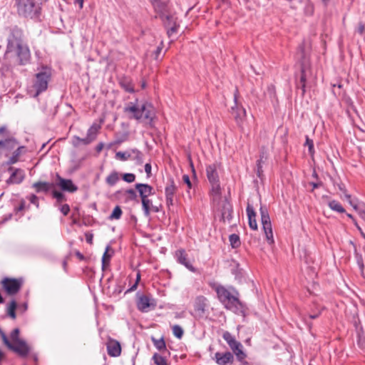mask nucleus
I'll list each match as a JSON object with an SVG mask.
<instances>
[{
    "mask_svg": "<svg viewBox=\"0 0 365 365\" xmlns=\"http://www.w3.org/2000/svg\"><path fill=\"white\" fill-rule=\"evenodd\" d=\"M142 206L145 216H148L150 212L151 201L148 197L141 198Z\"/></svg>",
    "mask_w": 365,
    "mask_h": 365,
    "instance_id": "c9c22d12",
    "label": "nucleus"
},
{
    "mask_svg": "<svg viewBox=\"0 0 365 365\" xmlns=\"http://www.w3.org/2000/svg\"><path fill=\"white\" fill-rule=\"evenodd\" d=\"M24 146H19L14 150L11 158L9 159L7 163L9 165H12L18 162L19 156L21 154V150L24 149Z\"/></svg>",
    "mask_w": 365,
    "mask_h": 365,
    "instance_id": "473e14b6",
    "label": "nucleus"
},
{
    "mask_svg": "<svg viewBox=\"0 0 365 365\" xmlns=\"http://www.w3.org/2000/svg\"><path fill=\"white\" fill-rule=\"evenodd\" d=\"M51 194L53 197L56 200L57 203H61L62 202L66 200L65 195L61 192L53 190Z\"/></svg>",
    "mask_w": 365,
    "mask_h": 365,
    "instance_id": "4c0bfd02",
    "label": "nucleus"
},
{
    "mask_svg": "<svg viewBox=\"0 0 365 365\" xmlns=\"http://www.w3.org/2000/svg\"><path fill=\"white\" fill-rule=\"evenodd\" d=\"M53 183L38 181L36 182L32 185V187L35 189L36 192H48L52 187H54Z\"/></svg>",
    "mask_w": 365,
    "mask_h": 365,
    "instance_id": "393cba45",
    "label": "nucleus"
},
{
    "mask_svg": "<svg viewBox=\"0 0 365 365\" xmlns=\"http://www.w3.org/2000/svg\"><path fill=\"white\" fill-rule=\"evenodd\" d=\"M19 309L22 310V312H26L28 309L27 303H24L22 305L19 306Z\"/></svg>",
    "mask_w": 365,
    "mask_h": 365,
    "instance_id": "338daca9",
    "label": "nucleus"
},
{
    "mask_svg": "<svg viewBox=\"0 0 365 365\" xmlns=\"http://www.w3.org/2000/svg\"><path fill=\"white\" fill-rule=\"evenodd\" d=\"M108 247L106 248V250L103 253V257H102V269L104 270L109 264L110 259V255L108 254Z\"/></svg>",
    "mask_w": 365,
    "mask_h": 365,
    "instance_id": "a19ab883",
    "label": "nucleus"
},
{
    "mask_svg": "<svg viewBox=\"0 0 365 365\" xmlns=\"http://www.w3.org/2000/svg\"><path fill=\"white\" fill-rule=\"evenodd\" d=\"M137 307L140 311L147 312L149 309L155 308L156 302L149 295H140L138 299Z\"/></svg>",
    "mask_w": 365,
    "mask_h": 365,
    "instance_id": "4468645a",
    "label": "nucleus"
},
{
    "mask_svg": "<svg viewBox=\"0 0 365 365\" xmlns=\"http://www.w3.org/2000/svg\"><path fill=\"white\" fill-rule=\"evenodd\" d=\"M75 3L79 5L80 9H81L83 6V0H75Z\"/></svg>",
    "mask_w": 365,
    "mask_h": 365,
    "instance_id": "774afa93",
    "label": "nucleus"
},
{
    "mask_svg": "<svg viewBox=\"0 0 365 365\" xmlns=\"http://www.w3.org/2000/svg\"><path fill=\"white\" fill-rule=\"evenodd\" d=\"M151 165L150 163H146L145 165V171L148 175V177L150 176L151 174Z\"/></svg>",
    "mask_w": 365,
    "mask_h": 365,
    "instance_id": "052dcab7",
    "label": "nucleus"
},
{
    "mask_svg": "<svg viewBox=\"0 0 365 365\" xmlns=\"http://www.w3.org/2000/svg\"><path fill=\"white\" fill-rule=\"evenodd\" d=\"M12 38L9 41H16L19 42L22 41L23 32L21 29L18 28H14L11 31Z\"/></svg>",
    "mask_w": 365,
    "mask_h": 365,
    "instance_id": "f704fd0d",
    "label": "nucleus"
},
{
    "mask_svg": "<svg viewBox=\"0 0 365 365\" xmlns=\"http://www.w3.org/2000/svg\"><path fill=\"white\" fill-rule=\"evenodd\" d=\"M124 112L130 114V118H135L146 124H150L155 117L153 106L147 102L141 106L130 103L124 108Z\"/></svg>",
    "mask_w": 365,
    "mask_h": 365,
    "instance_id": "f03ea898",
    "label": "nucleus"
},
{
    "mask_svg": "<svg viewBox=\"0 0 365 365\" xmlns=\"http://www.w3.org/2000/svg\"><path fill=\"white\" fill-rule=\"evenodd\" d=\"M123 179L127 182H133L135 180V175L133 173H125L123 175Z\"/></svg>",
    "mask_w": 365,
    "mask_h": 365,
    "instance_id": "8fccbe9b",
    "label": "nucleus"
},
{
    "mask_svg": "<svg viewBox=\"0 0 365 365\" xmlns=\"http://www.w3.org/2000/svg\"><path fill=\"white\" fill-rule=\"evenodd\" d=\"M119 174L117 171L111 172L106 178V182L109 186L115 185L119 180Z\"/></svg>",
    "mask_w": 365,
    "mask_h": 365,
    "instance_id": "c756f323",
    "label": "nucleus"
},
{
    "mask_svg": "<svg viewBox=\"0 0 365 365\" xmlns=\"http://www.w3.org/2000/svg\"><path fill=\"white\" fill-rule=\"evenodd\" d=\"M24 208H25V202L24 200H22V201H21L19 206L15 208V211L16 212H21V211L24 210Z\"/></svg>",
    "mask_w": 365,
    "mask_h": 365,
    "instance_id": "680f3d73",
    "label": "nucleus"
},
{
    "mask_svg": "<svg viewBox=\"0 0 365 365\" xmlns=\"http://www.w3.org/2000/svg\"><path fill=\"white\" fill-rule=\"evenodd\" d=\"M262 159H259L257 161V175L259 178L261 177L262 173Z\"/></svg>",
    "mask_w": 365,
    "mask_h": 365,
    "instance_id": "5fc2aeb1",
    "label": "nucleus"
},
{
    "mask_svg": "<svg viewBox=\"0 0 365 365\" xmlns=\"http://www.w3.org/2000/svg\"><path fill=\"white\" fill-rule=\"evenodd\" d=\"M177 190L173 179H169V182L165 188L166 205L169 207L173 205V197Z\"/></svg>",
    "mask_w": 365,
    "mask_h": 365,
    "instance_id": "a211bd4d",
    "label": "nucleus"
},
{
    "mask_svg": "<svg viewBox=\"0 0 365 365\" xmlns=\"http://www.w3.org/2000/svg\"><path fill=\"white\" fill-rule=\"evenodd\" d=\"M213 208L215 210L220 212L222 220L223 222L227 221L228 222L232 218V206L231 203L227 200V198H222L221 194L217 200L212 198Z\"/></svg>",
    "mask_w": 365,
    "mask_h": 365,
    "instance_id": "0eeeda50",
    "label": "nucleus"
},
{
    "mask_svg": "<svg viewBox=\"0 0 365 365\" xmlns=\"http://www.w3.org/2000/svg\"><path fill=\"white\" fill-rule=\"evenodd\" d=\"M182 180L187 185L188 189L192 188V183L187 175H184L182 176Z\"/></svg>",
    "mask_w": 365,
    "mask_h": 365,
    "instance_id": "4d7b16f0",
    "label": "nucleus"
},
{
    "mask_svg": "<svg viewBox=\"0 0 365 365\" xmlns=\"http://www.w3.org/2000/svg\"><path fill=\"white\" fill-rule=\"evenodd\" d=\"M304 145H307L308 148H309V153L313 154V153H314V142L307 135L306 136V142H305Z\"/></svg>",
    "mask_w": 365,
    "mask_h": 365,
    "instance_id": "09e8293b",
    "label": "nucleus"
},
{
    "mask_svg": "<svg viewBox=\"0 0 365 365\" xmlns=\"http://www.w3.org/2000/svg\"><path fill=\"white\" fill-rule=\"evenodd\" d=\"M54 185L60 187L61 190L64 192L73 193L78 190V187L71 179L63 178L58 173L56 175V183Z\"/></svg>",
    "mask_w": 365,
    "mask_h": 365,
    "instance_id": "ddd939ff",
    "label": "nucleus"
},
{
    "mask_svg": "<svg viewBox=\"0 0 365 365\" xmlns=\"http://www.w3.org/2000/svg\"><path fill=\"white\" fill-rule=\"evenodd\" d=\"M0 336H1V338L2 339L4 344L5 346H6L7 348H9V346L11 345V342L10 339H9V338L7 337L6 334L1 329H0Z\"/></svg>",
    "mask_w": 365,
    "mask_h": 365,
    "instance_id": "de8ad7c7",
    "label": "nucleus"
},
{
    "mask_svg": "<svg viewBox=\"0 0 365 365\" xmlns=\"http://www.w3.org/2000/svg\"><path fill=\"white\" fill-rule=\"evenodd\" d=\"M132 155L130 159L136 161L138 164H142L143 163V154L138 150H132L130 152Z\"/></svg>",
    "mask_w": 365,
    "mask_h": 365,
    "instance_id": "72a5a7b5",
    "label": "nucleus"
},
{
    "mask_svg": "<svg viewBox=\"0 0 365 365\" xmlns=\"http://www.w3.org/2000/svg\"><path fill=\"white\" fill-rule=\"evenodd\" d=\"M122 215V210L120 206H115L110 214L109 219L110 220H118L120 218Z\"/></svg>",
    "mask_w": 365,
    "mask_h": 365,
    "instance_id": "79ce46f5",
    "label": "nucleus"
},
{
    "mask_svg": "<svg viewBox=\"0 0 365 365\" xmlns=\"http://www.w3.org/2000/svg\"><path fill=\"white\" fill-rule=\"evenodd\" d=\"M8 170L11 172V173L9 178L6 180V184H19L24 180L25 173L23 170L13 167H9Z\"/></svg>",
    "mask_w": 365,
    "mask_h": 365,
    "instance_id": "f3484780",
    "label": "nucleus"
},
{
    "mask_svg": "<svg viewBox=\"0 0 365 365\" xmlns=\"http://www.w3.org/2000/svg\"><path fill=\"white\" fill-rule=\"evenodd\" d=\"M232 351L235 354L237 360L240 362H242L247 357V354L242 350V344H240L239 346L234 347V349H232Z\"/></svg>",
    "mask_w": 365,
    "mask_h": 365,
    "instance_id": "7c9ffc66",
    "label": "nucleus"
},
{
    "mask_svg": "<svg viewBox=\"0 0 365 365\" xmlns=\"http://www.w3.org/2000/svg\"><path fill=\"white\" fill-rule=\"evenodd\" d=\"M125 194L128 195V198L130 200H135L137 198L136 192L133 189H129L125 191Z\"/></svg>",
    "mask_w": 365,
    "mask_h": 365,
    "instance_id": "3c124183",
    "label": "nucleus"
},
{
    "mask_svg": "<svg viewBox=\"0 0 365 365\" xmlns=\"http://www.w3.org/2000/svg\"><path fill=\"white\" fill-rule=\"evenodd\" d=\"M238 93H239L238 90L236 89L235 94H234V100H235L236 106L232 108V115H233L234 118L235 119L237 123L239 125H241V124L242 123L243 120H245V118L246 117V110L243 107H242V106L238 107L237 106Z\"/></svg>",
    "mask_w": 365,
    "mask_h": 365,
    "instance_id": "2eb2a0df",
    "label": "nucleus"
},
{
    "mask_svg": "<svg viewBox=\"0 0 365 365\" xmlns=\"http://www.w3.org/2000/svg\"><path fill=\"white\" fill-rule=\"evenodd\" d=\"M153 341L156 349H158L159 351L166 349L165 342L163 338L160 339H153Z\"/></svg>",
    "mask_w": 365,
    "mask_h": 365,
    "instance_id": "37998d69",
    "label": "nucleus"
},
{
    "mask_svg": "<svg viewBox=\"0 0 365 365\" xmlns=\"http://www.w3.org/2000/svg\"><path fill=\"white\" fill-rule=\"evenodd\" d=\"M223 339L228 344L231 349H234V347L239 346L240 342L237 341L235 338L228 331H225L222 336Z\"/></svg>",
    "mask_w": 365,
    "mask_h": 365,
    "instance_id": "bb28decb",
    "label": "nucleus"
},
{
    "mask_svg": "<svg viewBox=\"0 0 365 365\" xmlns=\"http://www.w3.org/2000/svg\"><path fill=\"white\" fill-rule=\"evenodd\" d=\"M306 81H307V75H306V71L304 67H302L301 69V76L299 82L297 83V86L298 88H300L302 90V94L305 93V88H306Z\"/></svg>",
    "mask_w": 365,
    "mask_h": 365,
    "instance_id": "c85d7f7f",
    "label": "nucleus"
},
{
    "mask_svg": "<svg viewBox=\"0 0 365 365\" xmlns=\"http://www.w3.org/2000/svg\"><path fill=\"white\" fill-rule=\"evenodd\" d=\"M86 242L89 244H92L93 242V235L92 234H89V233H86Z\"/></svg>",
    "mask_w": 365,
    "mask_h": 365,
    "instance_id": "e2e57ef3",
    "label": "nucleus"
},
{
    "mask_svg": "<svg viewBox=\"0 0 365 365\" xmlns=\"http://www.w3.org/2000/svg\"><path fill=\"white\" fill-rule=\"evenodd\" d=\"M153 360L156 365H168L166 359L158 354H154Z\"/></svg>",
    "mask_w": 365,
    "mask_h": 365,
    "instance_id": "ea45409f",
    "label": "nucleus"
},
{
    "mask_svg": "<svg viewBox=\"0 0 365 365\" xmlns=\"http://www.w3.org/2000/svg\"><path fill=\"white\" fill-rule=\"evenodd\" d=\"M135 186L140 198L148 197L153 194V187L148 184L137 183Z\"/></svg>",
    "mask_w": 365,
    "mask_h": 365,
    "instance_id": "5701e85b",
    "label": "nucleus"
},
{
    "mask_svg": "<svg viewBox=\"0 0 365 365\" xmlns=\"http://www.w3.org/2000/svg\"><path fill=\"white\" fill-rule=\"evenodd\" d=\"M75 255L80 260L83 261L85 259V257L79 251H76Z\"/></svg>",
    "mask_w": 365,
    "mask_h": 365,
    "instance_id": "0e129e2a",
    "label": "nucleus"
},
{
    "mask_svg": "<svg viewBox=\"0 0 365 365\" xmlns=\"http://www.w3.org/2000/svg\"><path fill=\"white\" fill-rule=\"evenodd\" d=\"M247 215L249 220V226L253 230H256L257 229V223L256 221V212L255 211L254 207L250 202H247Z\"/></svg>",
    "mask_w": 365,
    "mask_h": 365,
    "instance_id": "b1692460",
    "label": "nucleus"
},
{
    "mask_svg": "<svg viewBox=\"0 0 365 365\" xmlns=\"http://www.w3.org/2000/svg\"><path fill=\"white\" fill-rule=\"evenodd\" d=\"M60 210L64 216H66L70 212V207L68 204H64L61 205Z\"/></svg>",
    "mask_w": 365,
    "mask_h": 365,
    "instance_id": "864d4df0",
    "label": "nucleus"
},
{
    "mask_svg": "<svg viewBox=\"0 0 365 365\" xmlns=\"http://www.w3.org/2000/svg\"><path fill=\"white\" fill-rule=\"evenodd\" d=\"M261 222L262 224L263 230L269 244L272 245L274 242L272 227L270 221V217L267 210L265 207H260Z\"/></svg>",
    "mask_w": 365,
    "mask_h": 365,
    "instance_id": "9b49d317",
    "label": "nucleus"
},
{
    "mask_svg": "<svg viewBox=\"0 0 365 365\" xmlns=\"http://www.w3.org/2000/svg\"><path fill=\"white\" fill-rule=\"evenodd\" d=\"M229 240L230 242V245L232 248H237L240 246V237L236 234H232L229 237Z\"/></svg>",
    "mask_w": 365,
    "mask_h": 365,
    "instance_id": "e433bc0d",
    "label": "nucleus"
},
{
    "mask_svg": "<svg viewBox=\"0 0 365 365\" xmlns=\"http://www.w3.org/2000/svg\"><path fill=\"white\" fill-rule=\"evenodd\" d=\"M175 257L177 261L183 264L187 269L192 272H196V269L192 265L187 259V255L183 249L178 250L175 252Z\"/></svg>",
    "mask_w": 365,
    "mask_h": 365,
    "instance_id": "aec40b11",
    "label": "nucleus"
},
{
    "mask_svg": "<svg viewBox=\"0 0 365 365\" xmlns=\"http://www.w3.org/2000/svg\"><path fill=\"white\" fill-rule=\"evenodd\" d=\"M207 299L204 296H199L195 300L194 309L195 312V317L197 319H201L204 317Z\"/></svg>",
    "mask_w": 365,
    "mask_h": 365,
    "instance_id": "dca6fc26",
    "label": "nucleus"
},
{
    "mask_svg": "<svg viewBox=\"0 0 365 365\" xmlns=\"http://www.w3.org/2000/svg\"><path fill=\"white\" fill-rule=\"evenodd\" d=\"M17 307V302L14 299H12L6 307L7 315L12 319H15L16 318V309Z\"/></svg>",
    "mask_w": 365,
    "mask_h": 365,
    "instance_id": "cd10ccee",
    "label": "nucleus"
},
{
    "mask_svg": "<svg viewBox=\"0 0 365 365\" xmlns=\"http://www.w3.org/2000/svg\"><path fill=\"white\" fill-rule=\"evenodd\" d=\"M346 199L349 201V203L353 206V207L357 210L359 215L361 219H363L365 221V207L364 208H358L356 205H353L352 202L351 201V195L346 194Z\"/></svg>",
    "mask_w": 365,
    "mask_h": 365,
    "instance_id": "58836bf2",
    "label": "nucleus"
},
{
    "mask_svg": "<svg viewBox=\"0 0 365 365\" xmlns=\"http://www.w3.org/2000/svg\"><path fill=\"white\" fill-rule=\"evenodd\" d=\"M172 329L175 336H176L178 339L182 338L184 331L180 326L175 324L173 326Z\"/></svg>",
    "mask_w": 365,
    "mask_h": 365,
    "instance_id": "c03bdc74",
    "label": "nucleus"
},
{
    "mask_svg": "<svg viewBox=\"0 0 365 365\" xmlns=\"http://www.w3.org/2000/svg\"><path fill=\"white\" fill-rule=\"evenodd\" d=\"M101 128V125L96 123H93L88 128L86 138H81L78 136H74L73 138L72 143L73 146L78 147L81 145H87L93 142L97 138Z\"/></svg>",
    "mask_w": 365,
    "mask_h": 365,
    "instance_id": "1a4fd4ad",
    "label": "nucleus"
},
{
    "mask_svg": "<svg viewBox=\"0 0 365 365\" xmlns=\"http://www.w3.org/2000/svg\"><path fill=\"white\" fill-rule=\"evenodd\" d=\"M357 32L361 35H363L365 33V25L362 22L359 24L357 27Z\"/></svg>",
    "mask_w": 365,
    "mask_h": 365,
    "instance_id": "bf43d9fd",
    "label": "nucleus"
},
{
    "mask_svg": "<svg viewBox=\"0 0 365 365\" xmlns=\"http://www.w3.org/2000/svg\"><path fill=\"white\" fill-rule=\"evenodd\" d=\"M218 165L213 163L206 167L207 178L211 185L210 196L215 200L219 198L221 194V187L220 184V179L218 175Z\"/></svg>",
    "mask_w": 365,
    "mask_h": 365,
    "instance_id": "39448f33",
    "label": "nucleus"
},
{
    "mask_svg": "<svg viewBox=\"0 0 365 365\" xmlns=\"http://www.w3.org/2000/svg\"><path fill=\"white\" fill-rule=\"evenodd\" d=\"M108 354L116 357L121 354V346L117 340L109 338L106 343Z\"/></svg>",
    "mask_w": 365,
    "mask_h": 365,
    "instance_id": "6ab92c4d",
    "label": "nucleus"
},
{
    "mask_svg": "<svg viewBox=\"0 0 365 365\" xmlns=\"http://www.w3.org/2000/svg\"><path fill=\"white\" fill-rule=\"evenodd\" d=\"M20 330L19 328H15L10 334V341L11 343H14L16 341L21 340V339L19 337Z\"/></svg>",
    "mask_w": 365,
    "mask_h": 365,
    "instance_id": "a18cd8bd",
    "label": "nucleus"
},
{
    "mask_svg": "<svg viewBox=\"0 0 365 365\" xmlns=\"http://www.w3.org/2000/svg\"><path fill=\"white\" fill-rule=\"evenodd\" d=\"M128 134L124 133L120 137L117 138L115 143L118 144H120V143L125 141L128 139Z\"/></svg>",
    "mask_w": 365,
    "mask_h": 365,
    "instance_id": "6e6d98bb",
    "label": "nucleus"
},
{
    "mask_svg": "<svg viewBox=\"0 0 365 365\" xmlns=\"http://www.w3.org/2000/svg\"><path fill=\"white\" fill-rule=\"evenodd\" d=\"M328 205L331 210L333 211L339 212V213H344L345 212L344 208L342 207L341 203L336 200H331L328 202Z\"/></svg>",
    "mask_w": 365,
    "mask_h": 365,
    "instance_id": "2f4dec72",
    "label": "nucleus"
},
{
    "mask_svg": "<svg viewBox=\"0 0 365 365\" xmlns=\"http://www.w3.org/2000/svg\"><path fill=\"white\" fill-rule=\"evenodd\" d=\"M104 144L103 143H100L97 145L96 150L98 153H100L103 148Z\"/></svg>",
    "mask_w": 365,
    "mask_h": 365,
    "instance_id": "69168bd1",
    "label": "nucleus"
},
{
    "mask_svg": "<svg viewBox=\"0 0 365 365\" xmlns=\"http://www.w3.org/2000/svg\"><path fill=\"white\" fill-rule=\"evenodd\" d=\"M151 4L155 11L160 14L162 20L165 21V19L168 21V23L165 21V25L168 27V35L170 36L173 34L175 33L177 31V26L175 22L172 21L173 17L167 14V2L163 0H155Z\"/></svg>",
    "mask_w": 365,
    "mask_h": 365,
    "instance_id": "423d86ee",
    "label": "nucleus"
},
{
    "mask_svg": "<svg viewBox=\"0 0 365 365\" xmlns=\"http://www.w3.org/2000/svg\"><path fill=\"white\" fill-rule=\"evenodd\" d=\"M215 290L217 294L219 300L224 304L227 309H237L241 306V303L238 298V293L237 292H235L236 294H233L230 291L222 285L216 286Z\"/></svg>",
    "mask_w": 365,
    "mask_h": 365,
    "instance_id": "20e7f679",
    "label": "nucleus"
},
{
    "mask_svg": "<svg viewBox=\"0 0 365 365\" xmlns=\"http://www.w3.org/2000/svg\"><path fill=\"white\" fill-rule=\"evenodd\" d=\"M18 145V141L14 137H7L0 140V154L2 151H11Z\"/></svg>",
    "mask_w": 365,
    "mask_h": 365,
    "instance_id": "4be33fe9",
    "label": "nucleus"
},
{
    "mask_svg": "<svg viewBox=\"0 0 365 365\" xmlns=\"http://www.w3.org/2000/svg\"><path fill=\"white\" fill-rule=\"evenodd\" d=\"M8 349L21 357H26L31 351V346L24 339L11 343Z\"/></svg>",
    "mask_w": 365,
    "mask_h": 365,
    "instance_id": "f8f14e48",
    "label": "nucleus"
},
{
    "mask_svg": "<svg viewBox=\"0 0 365 365\" xmlns=\"http://www.w3.org/2000/svg\"><path fill=\"white\" fill-rule=\"evenodd\" d=\"M215 359L219 365H231L233 364L234 356L229 351L225 353L217 352L215 354Z\"/></svg>",
    "mask_w": 365,
    "mask_h": 365,
    "instance_id": "412c9836",
    "label": "nucleus"
},
{
    "mask_svg": "<svg viewBox=\"0 0 365 365\" xmlns=\"http://www.w3.org/2000/svg\"><path fill=\"white\" fill-rule=\"evenodd\" d=\"M140 279V273H138L135 283L128 290V292H132V291H134L135 289H136Z\"/></svg>",
    "mask_w": 365,
    "mask_h": 365,
    "instance_id": "13d9d810",
    "label": "nucleus"
},
{
    "mask_svg": "<svg viewBox=\"0 0 365 365\" xmlns=\"http://www.w3.org/2000/svg\"><path fill=\"white\" fill-rule=\"evenodd\" d=\"M1 284L8 295L14 296L21 290L24 284V279L22 278L4 277L1 280Z\"/></svg>",
    "mask_w": 365,
    "mask_h": 365,
    "instance_id": "9d476101",
    "label": "nucleus"
},
{
    "mask_svg": "<svg viewBox=\"0 0 365 365\" xmlns=\"http://www.w3.org/2000/svg\"><path fill=\"white\" fill-rule=\"evenodd\" d=\"M131 156L132 155L130 153L128 152H118L116 153V157L122 160H127L128 159H130Z\"/></svg>",
    "mask_w": 365,
    "mask_h": 365,
    "instance_id": "49530a36",
    "label": "nucleus"
},
{
    "mask_svg": "<svg viewBox=\"0 0 365 365\" xmlns=\"http://www.w3.org/2000/svg\"><path fill=\"white\" fill-rule=\"evenodd\" d=\"M28 199L31 202V203L34 204L37 207H38V206H39L38 198V197L36 195H34V194L31 195L28 197Z\"/></svg>",
    "mask_w": 365,
    "mask_h": 365,
    "instance_id": "603ef678",
    "label": "nucleus"
},
{
    "mask_svg": "<svg viewBox=\"0 0 365 365\" xmlns=\"http://www.w3.org/2000/svg\"><path fill=\"white\" fill-rule=\"evenodd\" d=\"M43 0H16L17 12L26 18H38Z\"/></svg>",
    "mask_w": 365,
    "mask_h": 365,
    "instance_id": "7ed1b4c3",
    "label": "nucleus"
},
{
    "mask_svg": "<svg viewBox=\"0 0 365 365\" xmlns=\"http://www.w3.org/2000/svg\"><path fill=\"white\" fill-rule=\"evenodd\" d=\"M6 56L15 65L25 66L30 61L31 53L27 45L23 42L9 41Z\"/></svg>",
    "mask_w": 365,
    "mask_h": 365,
    "instance_id": "f257e3e1",
    "label": "nucleus"
},
{
    "mask_svg": "<svg viewBox=\"0 0 365 365\" xmlns=\"http://www.w3.org/2000/svg\"><path fill=\"white\" fill-rule=\"evenodd\" d=\"M51 76V71L47 68H43L41 71L35 75V80L33 85L36 91L35 93L33 95L34 98H36L41 93L47 89Z\"/></svg>",
    "mask_w": 365,
    "mask_h": 365,
    "instance_id": "6e6552de",
    "label": "nucleus"
},
{
    "mask_svg": "<svg viewBox=\"0 0 365 365\" xmlns=\"http://www.w3.org/2000/svg\"><path fill=\"white\" fill-rule=\"evenodd\" d=\"M120 85L126 92L133 93L135 91L133 82L128 77L121 78L120 80Z\"/></svg>",
    "mask_w": 365,
    "mask_h": 365,
    "instance_id": "a878e982",
    "label": "nucleus"
}]
</instances>
